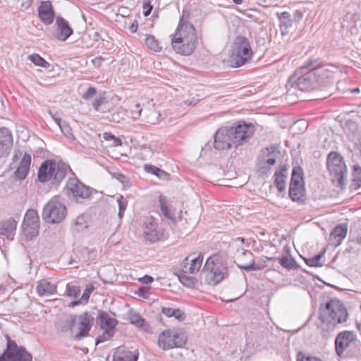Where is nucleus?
<instances>
[{
  "instance_id": "obj_56",
  "label": "nucleus",
  "mask_w": 361,
  "mask_h": 361,
  "mask_svg": "<svg viewBox=\"0 0 361 361\" xmlns=\"http://www.w3.org/2000/svg\"><path fill=\"white\" fill-rule=\"evenodd\" d=\"M114 177L120 181L123 185H129V179L126 176L121 173H115Z\"/></svg>"
},
{
  "instance_id": "obj_57",
  "label": "nucleus",
  "mask_w": 361,
  "mask_h": 361,
  "mask_svg": "<svg viewBox=\"0 0 361 361\" xmlns=\"http://www.w3.org/2000/svg\"><path fill=\"white\" fill-rule=\"evenodd\" d=\"M104 58L102 56H97L94 59H92V63L97 68H99L101 66L103 61H104Z\"/></svg>"
},
{
  "instance_id": "obj_4",
  "label": "nucleus",
  "mask_w": 361,
  "mask_h": 361,
  "mask_svg": "<svg viewBox=\"0 0 361 361\" xmlns=\"http://www.w3.org/2000/svg\"><path fill=\"white\" fill-rule=\"evenodd\" d=\"M202 273L205 274V283L216 286L222 281L228 274L226 263L218 255L207 258Z\"/></svg>"
},
{
  "instance_id": "obj_12",
  "label": "nucleus",
  "mask_w": 361,
  "mask_h": 361,
  "mask_svg": "<svg viewBox=\"0 0 361 361\" xmlns=\"http://www.w3.org/2000/svg\"><path fill=\"white\" fill-rule=\"evenodd\" d=\"M232 132L234 145L238 147L247 142L254 134V126L245 122L234 124L230 127Z\"/></svg>"
},
{
  "instance_id": "obj_63",
  "label": "nucleus",
  "mask_w": 361,
  "mask_h": 361,
  "mask_svg": "<svg viewBox=\"0 0 361 361\" xmlns=\"http://www.w3.org/2000/svg\"><path fill=\"white\" fill-rule=\"evenodd\" d=\"M49 115L53 118V120L55 121V123L59 126L61 123H63V121H61V118L57 117L55 114H52L51 111H49Z\"/></svg>"
},
{
  "instance_id": "obj_36",
  "label": "nucleus",
  "mask_w": 361,
  "mask_h": 361,
  "mask_svg": "<svg viewBox=\"0 0 361 361\" xmlns=\"http://www.w3.org/2000/svg\"><path fill=\"white\" fill-rule=\"evenodd\" d=\"M22 225L39 226V216L35 209H30L25 213Z\"/></svg>"
},
{
  "instance_id": "obj_40",
  "label": "nucleus",
  "mask_w": 361,
  "mask_h": 361,
  "mask_svg": "<svg viewBox=\"0 0 361 361\" xmlns=\"http://www.w3.org/2000/svg\"><path fill=\"white\" fill-rule=\"evenodd\" d=\"M145 44L147 47L154 51H161L162 47L159 45V42L153 35H147L145 38Z\"/></svg>"
},
{
  "instance_id": "obj_37",
  "label": "nucleus",
  "mask_w": 361,
  "mask_h": 361,
  "mask_svg": "<svg viewBox=\"0 0 361 361\" xmlns=\"http://www.w3.org/2000/svg\"><path fill=\"white\" fill-rule=\"evenodd\" d=\"M137 355L129 350H119L114 355V361H137Z\"/></svg>"
},
{
  "instance_id": "obj_64",
  "label": "nucleus",
  "mask_w": 361,
  "mask_h": 361,
  "mask_svg": "<svg viewBox=\"0 0 361 361\" xmlns=\"http://www.w3.org/2000/svg\"><path fill=\"white\" fill-rule=\"evenodd\" d=\"M355 242L361 245V228L357 231V235L355 238Z\"/></svg>"
},
{
  "instance_id": "obj_30",
  "label": "nucleus",
  "mask_w": 361,
  "mask_h": 361,
  "mask_svg": "<svg viewBox=\"0 0 361 361\" xmlns=\"http://www.w3.org/2000/svg\"><path fill=\"white\" fill-rule=\"evenodd\" d=\"M98 319L102 329L112 330L115 332V328L118 324V321L115 318L110 317L106 312L100 311L98 314Z\"/></svg>"
},
{
  "instance_id": "obj_39",
  "label": "nucleus",
  "mask_w": 361,
  "mask_h": 361,
  "mask_svg": "<svg viewBox=\"0 0 361 361\" xmlns=\"http://www.w3.org/2000/svg\"><path fill=\"white\" fill-rule=\"evenodd\" d=\"M188 273L182 271L178 275V279L182 283V284L186 287L192 288L195 286V285L197 283V280L193 277L188 276Z\"/></svg>"
},
{
  "instance_id": "obj_45",
  "label": "nucleus",
  "mask_w": 361,
  "mask_h": 361,
  "mask_svg": "<svg viewBox=\"0 0 361 361\" xmlns=\"http://www.w3.org/2000/svg\"><path fill=\"white\" fill-rule=\"evenodd\" d=\"M88 226L87 217L84 215L78 216L75 220V227L78 231H82Z\"/></svg>"
},
{
  "instance_id": "obj_43",
  "label": "nucleus",
  "mask_w": 361,
  "mask_h": 361,
  "mask_svg": "<svg viewBox=\"0 0 361 361\" xmlns=\"http://www.w3.org/2000/svg\"><path fill=\"white\" fill-rule=\"evenodd\" d=\"M39 226H28L22 225V230L27 240H31L32 238L38 235Z\"/></svg>"
},
{
  "instance_id": "obj_29",
  "label": "nucleus",
  "mask_w": 361,
  "mask_h": 361,
  "mask_svg": "<svg viewBox=\"0 0 361 361\" xmlns=\"http://www.w3.org/2000/svg\"><path fill=\"white\" fill-rule=\"evenodd\" d=\"M53 170L52 182L54 184H58L66 177L67 172L71 170V168L66 163L54 161Z\"/></svg>"
},
{
  "instance_id": "obj_9",
  "label": "nucleus",
  "mask_w": 361,
  "mask_h": 361,
  "mask_svg": "<svg viewBox=\"0 0 361 361\" xmlns=\"http://www.w3.org/2000/svg\"><path fill=\"white\" fill-rule=\"evenodd\" d=\"M289 197L293 202H303L305 201L303 170L300 166L294 167L293 169Z\"/></svg>"
},
{
  "instance_id": "obj_21",
  "label": "nucleus",
  "mask_w": 361,
  "mask_h": 361,
  "mask_svg": "<svg viewBox=\"0 0 361 361\" xmlns=\"http://www.w3.org/2000/svg\"><path fill=\"white\" fill-rule=\"evenodd\" d=\"M38 16L40 20L46 24L50 25L54 19V11L49 1H43L38 8Z\"/></svg>"
},
{
  "instance_id": "obj_15",
  "label": "nucleus",
  "mask_w": 361,
  "mask_h": 361,
  "mask_svg": "<svg viewBox=\"0 0 361 361\" xmlns=\"http://www.w3.org/2000/svg\"><path fill=\"white\" fill-rule=\"evenodd\" d=\"M230 127L225 126L220 128L214 135V147L218 150L229 149L232 147H237L234 145Z\"/></svg>"
},
{
  "instance_id": "obj_24",
  "label": "nucleus",
  "mask_w": 361,
  "mask_h": 361,
  "mask_svg": "<svg viewBox=\"0 0 361 361\" xmlns=\"http://www.w3.org/2000/svg\"><path fill=\"white\" fill-rule=\"evenodd\" d=\"M56 25V38L60 41H66L73 34V29L69 26L68 22L61 16L57 17Z\"/></svg>"
},
{
  "instance_id": "obj_23",
  "label": "nucleus",
  "mask_w": 361,
  "mask_h": 361,
  "mask_svg": "<svg viewBox=\"0 0 361 361\" xmlns=\"http://www.w3.org/2000/svg\"><path fill=\"white\" fill-rule=\"evenodd\" d=\"M203 257V254L200 253L197 257L191 259L190 263L188 262V257H185L181 264L182 271L192 274L197 273L202 264Z\"/></svg>"
},
{
  "instance_id": "obj_19",
  "label": "nucleus",
  "mask_w": 361,
  "mask_h": 361,
  "mask_svg": "<svg viewBox=\"0 0 361 361\" xmlns=\"http://www.w3.org/2000/svg\"><path fill=\"white\" fill-rule=\"evenodd\" d=\"M356 339V336L351 331H344L338 334L335 340L336 353L341 356L350 343Z\"/></svg>"
},
{
  "instance_id": "obj_16",
  "label": "nucleus",
  "mask_w": 361,
  "mask_h": 361,
  "mask_svg": "<svg viewBox=\"0 0 361 361\" xmlns=\"http://www.w3.org/2000/svg\"><path fill=\"white\" fill-rule=\"evenodd\" d=\"M66 188L68 196H72L78 202L80 200L87 199L90 196V188L76 178H70Z\"/></svg>"
},
{
  "instance_id": "obj_42",
  "label": "nucleus",
  "mask_w": 361,
  "mask_h": 361,
  "mask_svg": "<svg viewBox=\"0 0 361 361\" xmlns=\"http://www.w3.org/2000/svg\"><path fill=\"white\" fill-rule=\"evenodd\" d=\"M353 186L355 190H357L361 186V167L355 165L353 171Z\"/></svg>"
},
{
  "instance_id": "obj_50",
  "label": "nucleus",
  "mask_w": 361,
  "mask_h": 361,
  "mask_svg": "<svg viewBox=\"0 0 361 361\" xmlns=\"http://www.w3.org/2000/svg\"><path fill=\"white\" fill-rule=\"evenodd\" d=\"M118 204V216L120 219L123 217V215L124 214V212L126 209L127 206V201L124 199L123 196H120L117 200Z\"/></svg>"
},
{
  "instance_id": "obj_10",
  "label": "nucleus",
  "mask_w": 361,
  "mask_h": 361,
  "mask_svg": "<svg viewBox=\"0 0 361 361\" xmlns=\"http://www.w3.org/2000/svg\"><path fill=\"white\" fill-rule=\"evenodd\" d=\"M158 343L159 346L164 350L181 348L186 343V337L182 332L165 330L159 335Z\"/></svg>"
},
{
  "instance_id": "obj_6",
  "label": "nucleus",
  "mask_w": 361,
  "mask_h": 361,
  "mask_svg": "<svg viewBox=\"0 0 361 361\" xmlns=\"http://www.w3.org/2000/svg\"><path fill=\"white\" fill-rule=\"evenodd\" d=\"M67 215L65 204L58 197H54L44 206L42 216L48 224L61 223Z\"/></svg>"
},
{
  "instance_id": "obj_25",
  "label": "nucleus",
  "mask_w": 361,
  "mask_h": 361,
  "mask_svg": "<svg viewBox=\"0 0 361 361\" xmlns=\"http://www.w3.org/2000/svg\"><path fill=\"white\" fill-rule=\"evenodd\" d=\"M54 161L52 160L44 161L39 168L38 179L40 182L45 183L52 180L54 173Z\"/></svg>"
},
{
  "instance_id": "obj_8",
  "label": "nucleus",
  "mask_w": 361,
  "mask_h": 361,
  "mask_svg": "<svg viewBox=\"0 0 361 361\" xmlns=\"http://www.w3.org/2000/svg\"><path fill=\"white\" fill-rule=\"evenodd\" d=\"M252 57V51L249 39L244 36H238L233 43L232 62L234 67H240Z\"/></svg>"
},
{
  "instance_id": "obj_46",
  "label": "nucleus",
  "mask_w": 361,
  "mask_h": 361,
  "mask_svg": "<svg viewBox=\"0 0 361 361\" xmlns=\"http://www.w3.org/2000/svg\"><path fill=\"white\" fill-rule=\"evenodd\" d=\"M59 127L60 128L61 133L66 136V137L71 140H75V137L72 133L71 128L66 121H63V123H61V125Z\"/></svg>"
},
{
  "instance_id": "obj_11",
  "label": "nucleus",
  "mask_w": 361,
  "mask_h": 361,
  "mask_svg": "<svg viewBox=\"0 0 361 361\" xmlns=\"http://www.w3.org/2000/svg\"><path fill=\"white\" fill-rule=\"evenodd\" d=\"M6 348L4 350L6 361H32V357L25 347L18 346L16 342L6 336Z\"/></svg>"
},
{
  "instance_id": "obj_41",
  "label": "nucleus",
  "mask_w": 361,
  "mask_h": 361,
  "mask_svg": "<svg viewBox=\"0 0 361 361\" xmlns=\"http://www.w3.org/2000/svg\"><path fill=\"white\" fill-rule=\"evenodd\" d=\"M144 169L145 171L152 173L160 178H164L169 175L164 170L151 164H145Z\"/></svg>"
},
{
  "instance_id": "obj_28",
  "label": "nucleus",
  "mask_w": 361,
  "mask_h": 361,
  "mask_svg": "<svg viewBox=\"0 0 361 361\" xmlns=\"http://www.w3.org/2000/svg\"><path fill=\"white\" fill-rule=\"evenodd\" d=\"M36 291L39 296H48L56 293L57 286L47 279H42L37 282Z\"/></svg>"
},
{
  "instance_id": "obj_54",
  "label": "nucleus",
  "mask_w": 361,
  "mask_h": 361,
  "mask_svg": "<svg viewBox=\"0 0 361 361\" xmlns=\"http://www.w3.org/2000/svg\"><path fill=\"white\" fill-rule=\"evenodd\" d=\"M153 6L151 5L149 0H146L143 2V8L145 9L144 11V16H148L152 12Z\"/></svg>"
},
{
  "instance_id": "obj_38",
  "label": "nucleus",
  "mask_w": 361,
  "mask_h": 361,
  "mask_svg": "<svg viewBox=\"0 0 361 361\" xmlns=\"http://www.w3.org/2000/svg\"><path fill=\"white\" fill-rule=\"evenodd\" d=\"M159 202L162 214L169 219H173L174 213L169 209V204L166 197L160 195Z\"/></svg>"
},
{
  "instance_id": "obj_62",
  "label": "nucleus",
  "mask_w": 361,
  "mask_h": 361,
  "mask_svg": "<svg viewBox=\"0 0 361 361\" xmlns=\"http://www.w3.org/2000/svg\"><path fill=\"white\" fill-rule=\"evenodd\" d=\"M32 4V0H25L20 4V8L23 11L27 10Z\"/></svg>"
},
{
  "instance_id": "obj_32",
  "label": "nucleus",
  "mask_w": 361,
  "mask_h": 361,
  "mask_svg": "<svg viewBox=\"0 0 361 361\" xmlns=\"http://www.w3.org/2000/svg\"><path fill=\"white\" fill-rule=\"evenodd\" d=\"M277 16L279 20V27L283 35L288 33L289 28L293 25V19L291 15L287 12L283 11L281 13H277Z\"/></svg>"
},
{
  "instance_id": "obj_5",
  "label": "nucleus",
  "mask_w": 361,
  "mask_h": 361,
  "mask_svg": "<svg viewBox=\"0 0 361 361\" xmlns=\"http://www.w3.org/2000/svg\"><path fill=\"white\" fill-rule=\"evenodd\" d=\"M327 169L332 176L334 183L342 188L347 176V168L343 157L336 152H331L326 161Z\"/></svg>"
},
{
  "instance_id": "obj_61",
  "label": "nucleus",
  "mask_w": 361,
  "mask_h": 361,
  "mask_svg": "<svg viewBox=\"0 0 361 361\" xmlns=\"http://www.w3.org/2000/svg\"><path fill=\"white\" fill-rule=\"evenodd\" d=\"M140 281L145 284H149L153 281V278L151 276L145 275L140 279Z\"/></svg>"
},
{
  "instance_id": "obj_20",
  "label": "nucleus",
  "mask_w": 361,
  "mask_h": 361,
  "mask_svg": "<svg viewBox=\"0 0 361 361\" xmlns=\"http://www.w3.org/2000/svg\"><path fill=\"white\" fill-rule=\"evenodd\" d=\"M13 146V136L5 127L0 128V157L8 155Z\"/></svg>"
},
{
  "instance_id": "obj_27",
  "label": "nucleus",
  "mask_w": 361,
  "mask_h": 361,
  "mask_svg": "<svg viewBox=\"0 0 361 361\" xmlns=\"http://www.w3.org/2000/svg\"><path fill=\"white\" fill-rule=\"evenodd\" d=\"M31 163V156L27 153H25L22 157L20 162L16 170L14 172V175L18 180H24L30 169Z\"/></svg>"
},
{
  "instance_id": "obj_44",
  "label": "nucleus",
  "mask_w": 361,
  "mask_h": 361,
  "mask_svg": "<svg viewBox=\"0 0 361 361\" xmlns=\"http://www.w3.org/2000/svg\"><path fill=\"white\" fill-rule=\"evenodd\" d=\"M28 59L35 65L42 68H47L50 66L49 63L46 61L42 57L37 54H33L28 56Z\"/></svg>"
},
{
  "instance_id": "obj_35",
  "label": "nucleus",
  "mask_w": 361,
  "mask_h": 361,
  "mask_svg": "<svg viewBox=\"0 0 361 361\" xmlns=\"http://www.w3.org/2000/svg\"><path fill=\"white\" fill-rule=\"evenodd\" d=\"M128 319L130 320V323H132L137 327L142 328L145 330H146L149 327V325L146 322L145 319L135 311L130 310L129 312Z\"/></svg>"
},
{
  "instance_id": "obj_3",
  "label": "nucleus",
  "mask_w": 361,
  "mask_h": 361,
  "mask_svg": "<svg viewBox=\"0 0 361 361\" xmlns=\"http://www.w3.org/2000/svg\"><path fill=\"white\" fill-rule=\"evenodd\" d=\"M286 87L288 91L294 89L302 92H310L318 87L314 72L309 67L308 60L289 78Z\"/></svg>"
},
{
  "instance_id": "obj_52",
  "label": "nucleus",
  "mask_w": 361,
  "mask_h": 361,
  "mask_svg": "<svg viewBox=\"0 0 361 361\" xmlns=\"http://www.w3.org/2000/svg\"><path fill=\"white\" fill-rule=\"evenodd\" d=\"M97 93V90L94 87H90L82 95L85 100H89L92 98Z\"/></svg>"
},
{
  "instance_id": "obj_55",
  "label": "nucleus",
  "mask_w": 361,
  "mask_h": 361,
  "mask_svg": "<svg viewBox=\"0 0 361 361\" xmlns=\"http://www.w3.org/2000/svg\"><path fill=\"white\" fill-rule=\"evenodd\" d=\"M173 317L178 321H183L185 319V314L180 309H174Z\"/></svg>"
},
{
  "instance_id": "obj_17",
  "label": "nucleus",
  "mask_w": 361,
  "mask_h": 361,
  "mask_svg": "<svg viewBox=\"0 0 361 361\" xmlns=\"http://www.w3.org/2000/svg\"><path fill=\"white\" fill-rule=\"evenodd\" d=\"M235 263L238 267L247 271L260 270L263 266L255 265L253 254L245 250H238L235 255Z\"/></svg>"
},
{
  "instance_id": "obj_49",
  "label": "nucleus",
  "mask_w": 361,
  "mask_h": 361,
  "mask_svg": "<svg viewBox=\"0 0 361 361\" xmlns=\"http://www.w3.org/2000/svg\"><path fill=\"white\" fill-rule=\"evenodd\" d=\"M114 334V331H112V330H104L102 335H101L97 338L96 343L98 344L99 343H102L106 341H108L111 337H113Z\"/></svg>"
},
{
  "instance_id": "obj_47",
  "label": "nucleus",
  "mask_w": 361,
  "mask_h": 361,
  "mask_svg": "<svg viewBox=\"0 0 361 361\" xmlns=\"http://www.w3.org/2000/svg\"><path fill=\"white\" fill-rule=\"evenodd\" d=\"M325 250H323L319 254L316 255L313 257L305 259L306 264L310 267H321L322 264L319 263L320 259L324 256Z\"/></svg>"
},
{
  "instance_id": "obj_59",
  "label": "nucleus",
  "mask_w": 361,
  "mask_h": 361,
  "mask_svg": "<svg viewBox=\"0 0 361 361\" xmlns=\"http://www.w3.org/2000/svg\"><path fill=\"white\" fill-rule=\"evenodd\" d=\"M133 114V118H138L142 112V109L140 108V104H136L135 106V109L132 111Z\"/></svg>"
},
{
  "instance_id": "obj_48",
  "label": "nucleus",
  "mask_w": 361,
  "mask_h": 361,
  "mask_svg": "<svg viewBox=\"0 0 361 361\" xmlns=\"http://www.w3.org/2000/svg\"><path fill=\"white\" fill-rule=\"evenodd\" d=\"M80 293V289L78 286L68 283L66 285V295L69 297L77 298Z\"/></svg>"
},
{
  "instance_id": "obj_26",
  "label": "nucleus",
  "mask_w": 361,
  "mask_h": 361,
  "mask_svg": "<svg viewBox=\"0 0 361 361\" xmlns=\"http://www.w3.org/2000/svg\"><path fill=\"white\" fill-rule=\"evenodd\" d=\"M16 226L17 222L12 217L0 221V235L6 236L9 240H13Z\"/></svg>"
},
{
  "instance_id": "obj_22",
  "label": "nucleus",
  "mask_w": 361,
  "mask_h": 361,
  "mask_svg": "<svg viewBox=\"0 0 361 361\" xmlns=\"http://www.w3.org/2000/svg\"><path fill=\"white\" fill-rule=\"evenodd\" d=\"M348 226L346 224L337 225L331 232L329 235V243L334 246H338L347 235Z\"/></svg>"
},
{
  "instance_id": "obj_14",
  "label": "nucleus",
  "mask_w": 361,
  "mask_h": 361,
  "mask_svg": "<svg viewBox=\"0 0 361 361\" xmlns=\"http://www.w3.org/2000/svg\"><path fill=\"white\" fill-rule=\"evenodd\" d=\"M274 146L267 147L263 149L257 159L258 171L262 174H267L271 166L276 163V154Z\"/></svg>"
},
{
  "instance_id": "obj_18",
  "label": "nucleus",
  "mask_w": 361,
  "mask_h": 361,
  "mask_svg": "<svg viewBox=\"0 0 361 361\" xmlns=\"http://www.w3.org/2000/svg\"><path fill=\"white\" fill-rule=\"evenodd\" d=\"M143 233L145 238L151 243H154L164 238L163 229L158 226L153 217L146 219Z\"/></svg>"
},
{
  "instance_id": "obj_7",
  "label": "nucleus",
  "mask_w": 361,
  "mask_h": 361,
  "mask_svg": "<svg viewBox=\"0 0 361 361\" xmlns=\"http://www.w3.org/2000/svg\"><path fill=\"white\" fill-rule=\"evenodd\" d=\"M308 66L314 72L318 87L329 83L337 72L336 66L324 63L319 58L309 59Z\"/></svg>"
},
{
  "instance_id": "obj_60",
  "label": "nucleus",
  "mask_w": 361,
  "mask_h": 361,
  "mask_svg": "<svg viewBox=\"0 0 361 361\" xmlns=\"http://www.w3.org/2000/svg\"><path fill=\"white\" fill-rule=\"evenodd\" d=\"M173 310L174 309L171 308V307H164L161 309V313L163 314L166 315L168 317H173Z\"/></svg>"
},
{
  "instance_id": "obj_13",
  "label": "nucleus",
  "mask_w": 361,
  "mask_h": 361,
  "mask_svg": "<svg viewBox=\"0 0 361 361\" xmlns=\"http://www.w3.org/2000/svg\"><path fill=\"white\" fill-rule=\"evenodd\" d=\"M94 323V317L88 312H85L80 315H75V329L78 330L73 335L76 341H80L89 335Z\"/></svg>"
},
{
  "instance_id": "obj_2",
  "label": "nucleus",
  "mask_w": 361,
  "mask_h": 361,
  "mask_svg": "<svg viewBox=\"0 0 361 361\" xmlns=\"http://www.w3.org/2000/svg\"><path fill=\"white\" fill-rule=\"evenodd\" d=\"M197 39L193 25L179 24L171 39V45L177 54L189 56L196 49Z\"/></svg>"
},
{
  "instance_id": "obj_33",
  "label": "nucleus",
  "mask_w": 361,
  "mask_h": 361,
  "mask_svg": "<svg viewBox=\"0 0 361 361\" xmlns=\"http://www.w3.org/2000/svg\"><path fill=\"white\" fill-rule=\"evenodd\" d=\"M285 255L279 257L278 261L281 266L288 270L295 269L298 267L295 260L290 257V250L288 247H284Z\"/></svg>"
},
{
  "instance_id": "obj_34",
  "label": "nucleus",
  "mask_w": 361,
  "mask_h": 361,
  "mask_svg": "<svg viewBox=\"0 0 361 361\" xmlns=\"http://www.w3.org/2000/svg\"><path fill=\"white\" fill-rule=\"evenodd\" d=\"M288 168L286 166H281L279 171L274 173V184L279 192H283L285 190V180L286 178V173Z\"/></svg>"
},
{
  "instance_id": "obj_51",
  "label": "nucleus",
  "mask_w": 361,
  "mask_h": 361,
  "mask_svg": "<svg viewBox=\"0 0 361 361\" xmlns=\"http://www.w3.org/2000/svg\"><path fill=\"white\" fill-rule=\"evenodd\" d=\"M93 290H94V287L92 285L87 286L86 287V288L85 289V290L80 298L82 299V300L84 302V304L87 303L89 298H90V293L93 291Z\"/></svg>"
},
{
  "instance_id": "obj_31",
  "label": "nucleus",
  "mask_w": 361,
  "mask_h": 361,
  "mask_svg": "<svg viewBox=\"0 0 361 361\" xmlns=\"http://www.w3.org/2000/svg\"><path fill=\"white\" fill-rule=\"evenodd\" d=\"M75 326V314H69L61 319L57 324V329L62 332L70 331L73 336Z\"/></svg>"
},
{
  "instance_id": "obj_58",
  "label": "nucleus",
  "mask_w": 361,
  "mask_h": 361,
  "mask_svg": "<svg viewBox=\"0 0 361 361\" xmlns=\"http://www.w3.org/2000/svg\"><path fill=\"white\" fill-rule=\"evenodd\" d=\"M303 17V13L299 10H295L293 13V20L298 23L300 20H302Z\"/></svg>"
},
{
  "instance_id": "obj_53",
  "label": "nucleus",
  "mask_w": 361,
  "mask_h": 361,
  "mask_svg": "<svg viewBox=\"0 0 361 361\" xmlns=\"http://www.w3.org/2000/svg\"><path fill=\"white\" fill-rule=\"evenodd\" d=\"M104 101L105 97L103 96H99V97L95 98L92 104L94 110L97 111H99V107L104 102Z\"/></svg>"
},
{
  "instance_id": "obj_1",
  "label": "nucleus",
  "mask_w": 361,
  "mask_h": 361,
  "mask_svg": "<svg viewBox=\"0 0 361 361\" xmlns=\"http://www.w3.org/2000/svg\"><path fill=\"white\" fill-rule=\"evenodd\" d=\"M348 313L344 305L338 299H331L319 308L318 328L323 337L331 335L336 326L347 321Z\"/></svg>"
}]
</instances>
